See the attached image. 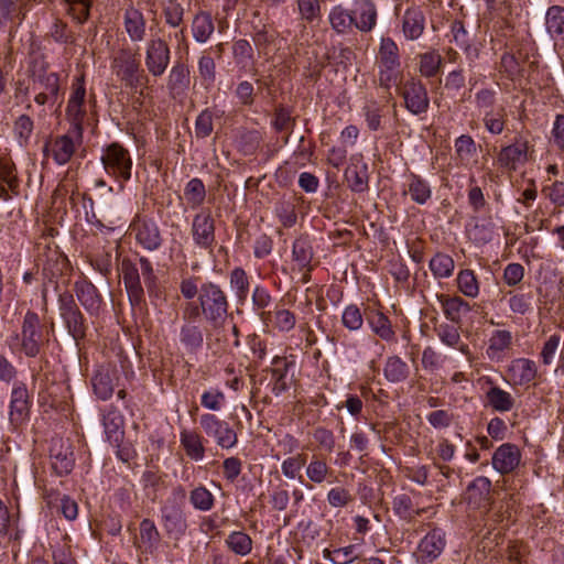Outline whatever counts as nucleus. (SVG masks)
Returning <instances> with one entry per match:
<instances>
[{"mask_svg": "<svg viewBox=\"0 0 564 564\" xmlns=\"http://www.w3.org/2000/svg\"><path fill=\"white\" fill-rule=\"evenodd\" d=\"M356 30L370 33L377 25L378 10L372 0H355L351 10Z\"/></svg>", "mask_w": 564, "mask_h": 564, "instance_id": "17", "label": "nucleus"}, {"mask_svg": "<svg viewBox=\"0 0 564 564\" xmlns=\"http://www.w3.org/2000/svg\"><path fill=\"white\" fill-rule=\"evenodd\" d=\"M178 341L185 354L196 355L204 346V333L200 325L198 323L182 324Z\"/></svg>", "mask_w": 564, "mask_h": 564, "instance_id": "22", "label": "nucleus"}, {"mask_svg": "<svg viewBox=\"0 0 564 564\" xmlns=\"http://www.w3.org/2000/svg\"><path fill=\"white\" fill-rule=\"evenodd\" d=\"M378 83L387 91L401 78V59L397 43L391 37H382L377 55Z\"/></svg>", "mask_w": 564, "mask_h": 564, "instance_id": "2", "label": "nucleus"}, {"mask_svg": "<svg viewBox=\"0 0 564 564\" xmlns=\"http://www.w3.org/2000/svg\"><path fill=\"white\" fill-rule=\"evenodd\" d=\"M160 540L161 535L155 523L150 519H143L140 522L139 547L152 554L158 549Z\"/></svg>", "mask_w": 564, "mask_h": 564, "instance_id": "36", "label": "nucleus"}, {"mask_svg": "<svg viewBox=\"0 0 564 564\" xmlns=\"http://www.w3.org/2000/svg\"><path fill=\"white\" fill-rule=\"evenodd\" d=\"M498 163L501 167L514 171L528 160V141L517 138L514 143L501 148L498 153Z\"/></svg>", "mask_w": 564, "mask_h": 564, "instance_id": "19", "label": "nucleus"}, {"mask_svg": "<svg viewBox=\"0 0 564 564\" xmlns=\"http://www.w3.org/2000/svg\"><path fill=\"white\" fill-rule=\"evenodd\" d=\"M328 22L332 30L338 35H346L354 31L351 10L343 4L334 6L328 13Z\"/></svg>", "mask_w": 564, "mask_h": 564, "instance_id": "30", "label": "nucleus"}, {"mask_svg": "<svg viewBox=\"0 0 564 564\" xmlns=\"http://www.w3.org/2000/svg\"><path fill=\"white\" fill-rule=\"evenodd\" d=\"M74 291L82 306L90 314L97 315L100 311L102 299L97 288L88 280L75 282Z\"/></svg>", "mask_w": 564, "mask_h": 564, "instance_id": "21", "label": "nucleus"}, {"mask_svg": "<svg viewBox=\"0 0 564 564\" xmlns=\"http://www.w3.org/2000/svg\"><path fill=\"white\" fill-rule=\"evenodd\" d=\"M32 399L28 387L22 381L14 382L9 403V422L13 429L25 424L30 419Z\"/></svg>", "mask_w": 564, "mask_h": 564, "instance_id": "8", "label": "nucleus"}, {"mask_svg": "<svg viewBox=\"0 0 564 564\" xmlns=\"http://www.w3.org/2000/svg\"><path fill=\"white\" fill-rule=\"evenodd\" d=\"M294 361L289 360L286 357H274L272 360V392L280 395L285 392L292 384L293 373H290L294 367Z\"/></svg>", "mask_w": 564, "mask_h": 564, "instance_id": "20", "label": "nucleus"}, {"mask_svg": "<svg viewBox=\"0 0 564 564\" xmlns=\"http://www.w3.org/2000/svg\"><path fill=\"white\" fill-rule=\"evenodd\" d=\"M111 69L124 86L131 89L143 86L148 80L137 55L129 50H120L117 53L111 61Z\"/></svg>", "mask_w": 564, "mask_h": 564, "instance_id": "5", "label": "nucleus"}, {"mask_svg": "<svg viewBox=\"0 0 564 564\" xmlns=\"http://www.w3.org/2000/svg\"><path fill=\"white\" fill-rule=\"evenodd\" d=\"M512 344V334L506 329L494 330L489 337L486 355L490 360H500Z\"/></svg>", "mask_w": 564, "mask_h": 564, "instance_id": "33", "label": "nucleus"}, {"mask_svg": "<svg viewBox=\"0 0 564 564\" xmlns=\"http://www.w3.org/2000/svg\"><path fill=\"white\" fill-rule=\"evenodd\" d=\"M446 545L445 532L440 528L431 529L419 542L415 556L421 564H430L437 560Z\"/></svg>", "mask_w": 564, "mask_h": 564, "instance_id": "11", "label": "nucleus"}, {"mask_svg": "<svg viewBox=\"0 0 564 564\" xmlns=\"http://www.w3.org/2000/svg\"><path fill=\"white\" fill-rule=\"evenodd\" d=\"M230 286L236 294L237 301L243 303L249 293V276L242 268H235L230 272Z\"/></svg>", "mask_w": 564, "mask_h": 564, "instance_id": "52", "label": "nucleus"}, {"mask_svg": "<svg viewBox=\"0 0 564 564\" xmlns=\"http://www.w3.org/2000/svg\"><path fill=\"white\" fill-rule=\"evenodd\" d=\"M171 62V50L167 42L161 37H152L145 45V67L153 77H161Z\"/></svg>", "mask_w": 564, "mask_h": 564, "instance_id": "9", "label": "nucleus"}, {"mask_svg": "<svg viewBox=\"0 0 564 564\" xmlns=\"http://www.w3.org/2000/svg\"><path fill=\"white\" fill-rule=\"evenodd\" d=\"M459 292L465 296L475 299L479 294V282L475 272L470 269L460 270L456 276Z\"/></svg>", "mask_w": 564, "mask_h": 564, "instance_id": "50", "label": "nucleus"}, {"mask_svg": "<svg viewBox=\"0 0 564 564\" xmlns=\"http://www.w3.org/2000/svg\"><path fill=\"white\" fill-rule=\"evenodd\" d=\"M62 319L65 323L68 333L75 340H79L85 336V319L79 308L75 312L64 315Z\"/></svg>", "mask_w": 564, "mask_h": 564, "instance_id": "60", "label": "nucleus"}, {"mask_svg": "<svg viewBox=\"0 0 564 564\" xmlns=\"http://www.w3.org/2000/svg\"><path fill=\"white\" fill-rule=\"evenodd\" d=\"M145 19L141 11L129 8L124 12V29L132 42H141L145 37Z\"/></svg>", "mask_w": 564, "mask_h": 564, "instance_id": "34", "label": "nucleus"}, {"mask_svg": "<svg viewBox=\"0 0 564 564\" xmlns=\"http://www.w3.org/2000/svg\"><path fill=\"white\" fill-rule=\"evenodd\" d=\"M521 457V451L516 444L503 443L494 452L491 464L499 474L507 475L518 468Z\"/></svg>", "mask_w": 564, "mask_h": 564, "instance_id": "15", "label": "nucleus"}, {"mask_svg": "<svg viewBox=\"0 0 564 564\" xmlns=\"http://www.w3.org/2000/svg\"><path fill=\"white\" fill-rule=\"evenodd\" d=\"M323 555L324 558L329 560L334 564H349L358 557L355 545L339 547L334 551L325 549Z\"/></svg>", "mask_w": 564, "mask_h": 564, "instance_id": "63", "label": "nucleus"}, {"mask_svg": "<svg viewBox=\"0 0 564 564\" xmlns=\"http://www.w3.org/2000/svg\"><path fill=\"white\" fill-rule=\"evenodd\" d=\"M191 83L189 68L182 62H175L170 69L166 87L173 95L185 93Z\"/></svg>", "mask_w": 564, "mask_h": 564, "instance_id": "31", "label": "nucleus"}, {"mask_svg": "<svg viewBox=\"0 0 564 564\" xmlns=\"http://www.w3.org/2000/svg\"><path fill=\"white\" fill-rule=\"evenodd\" d=\"M341 325L349 332H358L362 328L364 315L357 304H349L344 308Z\"/></svg>", "mask_w": 564, "mask_h": 564, "instance_id": "59", "label": "nucleus"}, {"mask_svg": "<svg viewBox=\"0 0 564 564\" xmlns=\"http://www.w3.org/2000/svg\"><path fill=\"white\" fill-rule=\"evenodd\" d=\"M251 301L253 312L264 324H268L271 312L267 311V308L272 304V296L268 289L260 284L256 285L252 291Z\"/></svg>", "mask_w": 564, "mask_h": 564, "instance_id": "44", "label": "nucleus"}, {"mask_svg": "<svg viewBox=\"0 0 564 564\" xmlns=\"http://www.w3.org/2000/svg\"><path fill=\"white\" fill-rule=\"evenodd\" d=\"M107 175L113 177L123 189L124 184L131 178L132 158L130 152L118 142L107 145L100 158Z\"/></svg>", "mask_w": 564, "mask_h": 564, "instance_id": "4", "label": "nucleus"}, {"mask_svg": "<svg viewBox=\"0 0 564 564\" xmlns=\"http://www.w3.org/2000/svg\"><path fill=\"white\" fill-rule=\"evenodd\" d=\"M330 473V468L326 460L313 455L306 466V477L314 484L324 482Z\"/></svg>", "mask_w": 564, "mask_h": 564, "instance_id": "56", "label": "nucleus"}, {"mask_svg": "<svg viewBox=\"0 0 564 564\" xmlns=\"http://www.w3.org/2000/svg\"><path fill=\"white\" fill-rule=\"evenodd\" d=\"M119 373L115 367L101 366L95 372L91 381L95 394L100 400H108L112 397L118 384Z\"/></svg>", "mask_w": 564, "mask_h": 564, "instance_id": "18", "label": "nucleus"}, {"mask_svg": "<svg viewBox=\"0 0 564 564\" xmlns=\"http://www.w3.org/2000/svg\"><path fill=\"white\" fill-rule=\"evenodd\" d=\"M367 323L373 334L382 340L390 343L395 339V333L392 328L391 322L382 312H372L367 316Z\"/></svg>", "mask_w": 564, "mask_h": 564, "instance_id": "39", "label": "nucleus"}, {"mask_svg": "<svg viewBox=\"0 0 564 564\" xmlns=\"http://www.w3.org/2000/svg\"><path fill=\"white\" fill-rule=\"evenodd\" d=\"M545 28L553 40H564V7L551 6L546 10Z\"/></svg>", "mask_w": 564, "mask_h": 564, "instance_id": "41", "label": "nucleus"}, {"mask_svg": "<svg viewBox=\"0 0 564 564\" xmlns=\"http://www.w3.org/2000/svg\"><path fill=\"white\" fill-rule=\"evenodd\" d=\"M509 372L514 383L524 386L532 382L538 375L536 364L528 358H518L511 362Z\"/></svg>", "mask_w": 564, "mask_h": 564, "instance_id": "32", "label": "nucleus"}, {"mask_svg": "<svg viewBox=\"0 0 564 564\" xmlns=\"http://www.w3.org/2000/svg\"><path fill=\"white\" fill-rule=\"evenodd\" d=\"M429 268L435 279H447L454 272L455 262L449 254L437 252L431 258Z\"/></svg>", "mask_w": 564, "mask_h": 564, "instance_id": "46", "label": "nucleus"}, {"mask_svg": "<svg viewBox=\"0 0 564 564\" xmlns=\"http://www.w3.org/2000/svg\"><path fill=\"white\" fill-rule=\"evenodd\" d=\"M498 91L491 87H482L475 93L474 104L479 113L498 107Z\"/></svg>", "mask_w": 564, "mask_h": 564, "instance_id": "54", "label": "nucleus"}, {"mask_svg": "<svg viewBox=\"0 0 564 564\" xmlns=\"http://www.w3.org/2000/svg\"><path fill=\"white\" fill-rule=\"evenodd\" d=\"M205 438L196 431L182 430L180 433V443L184 448L188 458L195 462H200L205 457Z\"/></svg>", "mask_w": 564, "mask_h": 564, "instance_id": "28", "label": "nucleus"}, {"mask_svg": "<svg viewBox=\"0 0 564 564\" xmlns=\"http://www.w3.org/2000/svg\"><path fill=\"white\" fill-rule=\"evenodd\" d=\"M123 416L113 405L106 408L102 415V425L109 443L118 445L123 437Z\"/></svg>", "mask_w": 564, "mask_h": 564, "instance_id": "24", "label": "nucleus"}, {"mask_svg": "<svg viewBox=\"0 0 564 564\" xmlns=\"http://www.w3.org/2000/svg\"><path fill=\"white\" fill-rule=\"evenodd\" d=\"M123 282L128 293L130 304L139 307L144 303V291L140 282L139 271L133 265H127L123 269Z\"/></svg>", "mask_w": 564, "mask_h": 564, "instance_id": "29", "label": "nucleus"}, {"mask_svg": "<svg viewBox=\"0 0 564 564\" xmlns=\"http://www.w3.org/2000/svg\"><path fill=\"white\" fill-rule=\"evenodd\" d=\"M508 305L512 313L525 315L533 310V297L531 293H510Z\"/></svg>", "mask_w": 564, "mask_h": 564, "instance_id": "61", "label": "nucleus"}, {"mask_svg": "<svg viewBox=\"0 0 564 564\" xmlns=\"http://www.w3.org/2000/svg\"><path fill=\"white\" fill-rule=\"evenodd\" d=\"M226 547L238 556H247L252 552L253 541L243 531H232L225 538Z\"/></svg>", "mask_w": 564, "mask_h": 564, "instance_id": "42", "label": "nucleus"}, {"mask_svg": "<svg viewBox=\"0 0 564 564\" xmlns=\"http://www.w3.org/2000/svg\"><path fill=\"white\" fill-rule=\"evenodd\" d=\"M199 425L206 436L212 437L220 448L230 449L238 443L236 431L215 414H202L199 416Z\"/></svg>", "mask_w": 564, "mask_h": 564, "instance_id": "7", "label": "nucleus"}, {"mask_svg": "<svg viewBox=\"0 0 564 564\" xmlns=\"http://www.w3.org/2000/svg\"><path fill=\"white\" fill-rule=\"evenodd\" d=\"M404 194H409L412 202L425 205L432 197V187L421 175L411 172L406 175Z\"/></svg>", "mask_w": 564, "mask_h": 564, "instance_id": "26", "label": "nucleus"}, {"mask_svg": "<svg viewBox=\"0 0 564 564\" xmlns=\"http://www.w3.org/2000/svg\"><path fill=\"white\" fill-rule=\"evenodd\" d=\"M215 220L210 213H199L194 216L191 232L197 247L212 252L215 245Z\"/></svg>", "mask_w": 564, "mask_h": 564, "instance_id": "13", "label": "nucleus"}, {"mask_svg": "<svg viewBox=\"0 0 564 564\" xmlns=\"http://www.w3.org/2000/svg\"><path fill=\"white\" fill-rule=\"evenodd\" d=\"M51 329L44 325L33 311H28L22 319L20 332L13 333L6 339V345L13 355H23L28 358H36L42 355L50 343Z\"/></svg>", "mask_w": 564, "mask_h": 564, "instance_id": "1", "label": "nucleus"}, {"mask_svg": "<svg viewBox=\"0 0 564 564\" xmlns=\"http://www.w3.org/2000/svg\"><path fill=\"white\" fill-rule=\"evenodd\" d=\"M425 29V15L420 7H410L402 18V32L406 40H417Z\"/></svg>", "mask_w": 564, "mask_h": 564, "instance_id": "23", "label": "nucleus"}, {"mask_svg": "<svg viewBox=\"0 0 564 564\" xmlns=\"http://www.w3.org/2000/svg\"><path fill=\"white\" fill-rule=\"evenodd\" d=\"M52 468L58 476L68 475L74 467L75 458L70 446L61 445V447L51 449Z\"/></svg>", "mask_w": 564, "mask_h": 564, "instance_id": "35", "label": "nucleus"}, {"mask_svg": "<svg viewBox=\"0 0 564 564\" xmlns=\"http://www.w3.org/2000/svg\"><path fill=\"white\" fill-rule=\"evenodd\" d=\"M485 382L489 386L486 391V404L497 412H508L514 406V398L506 390L494 384L490 378Z\"/></svg>", "mask_w": 564, "mask_h": 564, "instance_id": "27", "label": "nucleus"}, {"mask_svg": "<svg viewBox=\"0 0 564 564\" xmlns=\"http://www.w3.org/2000/svg\"><path fill=\"white\" fill-rule=\"evenodd\" d=\"M443 58L437 51H430L420 55V73L424 77H434L442 67Z\"/></svg>", "mask_w": 564, "mask_h": 564, "instance_id": "57", "label": "nucleus"}, {"mask_svg": "<svg viewBox=\"0 0 564 564\" xmlns=\"http://www.w3.org/2000/svg\"><path fill=\"white\" fill-rule=\"evenodd\" d=\"M198 302L205 318L217 326L221 324L229 308L225 291L214 282H204L199 286Z\"/></svg>", "mask_w": 564, "mask_h": 564, "instance_id": "3", "label": "nucleus"}, {"mask_svg": "<svg viewBox=\"0 0 564 564\" xmlns=\"http://www.w3.org/2000/svg\"><path fill=\"white\" fill-rule=\"evenodd\" d=\"M435 332L444 345L456 348L466 356L469 355V347L468 345L462 343L460 334L455 325L440 324L435 328Z\"/></svg>", "mask_w": 564, "mask_h": 564, "instance_id": "43", "label": "nucleus"}, {"mask_svg": "<svg viewBox=\"0 0 564 564\" xmlns=\"http://www.w3.org/2000/svg\"><path fill=\"white\" fill-rule=\"evenodd\" d=\"M189 502L194 509L206 512L214 508L215 498L205 486L199 485L191 491Z\"/></svg>", "mask_w": 564, "mask_h": 564, "instance_id": "55", "label": "nucleus"}, {"mask_svg": "<svg viewBox=\"0 0 564 564\" xmlns=\"http://www.w3.org/2000/svg\"><path fill=\"white\" fill-rule=\"evenodd\" d=\"M33 120L28 115H21L17 118L13 126V132L21 147L26 145L33 132Z\"/></svg>", "mask_w": 564, "mask_h": 564, "instance_id": "64", "label": "nucleus"}, {"mask_svg": "<svg viewBox=\"0 0 564 564\" xmlns=\"http://www.w3.org/2000/svg\"><path fill=\"white\" fill-rule=\"evenodd\" d=\"M445 316L452 322H459L462 312L469 311V304L459 296H438Z\"/></svg>", "mask_w": 564, "mask_h": 564, "instance_id": "47", "label": "nucleus"}, {"mask_svg": "<svg viewBox=\"0 0 564 564\" xmlns=\"http://www.w3.org/2000/svg\"><path fill=\"white\" fill-rule=\"evenodd\" d=\"M392 508L394 513L404 520H412L420 516L423 510H414L412 499L406 494H400L393 498Z\"/></svg>", "mask_w": 564, "mask_h": 564, "instance_id": "58", "label": "nucleus"}, {"mask_svg": "<svg viewBox=\"0 0 564 564\" xmlns=\"http://www.w3.org/2000/svg\"><path fill=\"white\" fill-rule=\"evenodd\" d=\"M82 142L83 138L77 139L73 134V131L68 130L67 133L57 135L47 143L45 149L48 151L56 164L65 165L70 161L76 148L79 147Z\"/></svg>", "mask_w": 564, "mask_h": 564, "instance_id": "14", "label": "nucleus"}, {"mask_svg": "<svg viewBox=\"0 0 564 564\" xmlns=\"http://www.w3.org/2000/svg\"><path fill=\"white\" fill-rule=\"evenodd\" d=\"M226 403L225 393L218 388H209L200 395V404L203 408L218 412Z\"/></svg>", "mask_w": 564, "mask_h": 564, "instance_id": "62", "label": "nucleus"}, {"mask_svg": "<svg viewBox=\"0 0 564 564\" xmlns=\"http://www.w3.org/2000/svg\"><path fill=\"white\" fill-rule=\"evenodd\" d=\"M215 30L214 21L210 13L200 11L192 22V34L196 42L206 43L213 35Z\"/></svg>", "mask_w": 564, "mask_h": 564, "instance_id": "40", "label": "nucleus"}, {"mask_svg": "<svg viewBox=\"0 0 564 564\" xmlns=\"http://www.w3.org/2000/svg\"><path fill=\"white\" fill-rule=\"evenodd\" d=\"M162 525L167 534L181 535L186 529V520L180 506L164 505L161 508Z\"/></svg>", "mask_w": 564, "mask_h": 564, "instance_id": "25", "label": "nucleus"}, {"mask_svg": "<svg viewBox=\"0 0 564 564\" xmlns=\"http://www.w3.org/2000/svg\"><path fill=\"white\" fill-rule=\"evenodd\" d=\"M272 323L273 327L281 333H290L296 325V317L293 312L283 307H275L271 312L268 323Z\"/></svg>", "mask_w": 564, "mask_h": 564, "instance_id": "51", "label": "nucleus"}, {"mask_svg": "<svg viewBox=\"0 0 564 564\" xmlns=\"http://www.w3.org/2000/svg\"><path fill=\"white\" fill-rule=\"evenodd\" d=\"M410 375L409 365L399 356L387 358L383 367V376L391 383H400L408 379Z\"/></svg>", "mask_w": 564, "mask_h": 564, "instance_id": "37", "label": "nucleus"}, {"mask_svg": "<svg viewBox=\"0 0 564 564\" xmlns=\"http://www.w3.org/2000/svg\"><path fill=\"white\" fill-rule=\"evenodd\" d=\"M399 93L404 100V107L412 115L425 113L430 107L427 90L421 80L411 78L406 80Z\"/></svg>", "mask_w": 564, "mask_h": 564, "instance_id": "10", "label": "nucleus"}, {"mask_svg": "<svg viewBox=\"0 0 564 564\" xmlns=\"http://www.w3.org/2000/svg\"><path fill=\"white\" fill-rule=\"evenodd\" d=\"M137 242L148 251L158 250L163 242L160 228L153 219L138 217L131 224Z\"/></svg>", "mask_w": 564, "mask_h": 564, "instance_id": "12", "label": "nucleus"}, {"mask_svg": "<svg viewBox=\"0 0 564 564\" xmlns=\"http://www.w3.org/2000/svg\"><path fill=\"white\" fill-rule=\"evenodd\" d=\"M455 153L462 166H468L477 153L474 139L469 134H462L455 140Z\"/></svg>", "mask_w": 564, "mask_h": 564, "instance_id": "48", "label": "nucleus"}, {"mask_svg": "<svg viewBox=\"0 0 564 564\" xmlns=\"http://www.w3.org/2000/svg\"><path fill=\"white\" fill-rule=\"evenodd\" d=\"M66 119L73 134L83 138L84 123L87 120L86 88L84 77H76L72 84V94L66 106Z\"/></svg>", "mask_w": 564, "mask_h": 564, "instance_id": "6", "label": "nucleus"}, {"mask_svg": "<svg viewBox=\"0 0 564 564\" xmlns=\"http://www.w3.org/2000/svg\"><path fill=\"white\" fill-rule=\"evenodd\" d=\"M507 120V109L502 105H499L497 108L481 113V121L485 129L494 135H499L503 132Z\"/></svg>", "mask_w": 564, "mask_h": 564, "instance_id": "38", "label": "nucleus"}, {"mask_svg": "<svg viewBox=\"0 0 564 564\" xmlns=\"http://www.w3.org/2000/svg\"><path fill=\"white\" fill-rule=\"evenodd\" d=\"M292 257L297 267L302 271H311V262L313 259V248L311 242L305 237H300L294 240L292 247Z\"/></svg>", "mask_w": 564, "mask_h": 564, "instance_id": "45", "label": "nucleus"}, {"mask_svg": "<svg viewBox=\"0 0 564 564\" xmlns=\"http://www.w3.org/2000/svg\"><path fill=\"white\" fill-rule=\"evenodd\" d=\"M491 481L485 476L476 477L465 492V500L473 509L488 510L491 505Z\"/></svg>", "mask_w": 564, "mask_h": 564, "instance_id": "16", "label": "nucleus"}, {"mask_svg": "<svg viewBox=\"0 0 564 564\" xmlns=\"http://www.w3.org/2000/svg\"><path fill=\"white\" fill-rule=\"evenodd\" d=\"M348 187L355 193H364L368 189L367 165L349 166L345 171Z\"/></svg>", "mask_w": 564, "mask_h": 564, "instance_id": "49", "label": "nucleus"}, {"mask_svg": "<svg viewBox=\"0 0 564 564\" xmlns=\"http://www.w3.org/2000/svg\"><path fill=\"white\" fill-rule=\"evenodd\" d=\"M184 197L192 208L199 207L206 198V188L198 177L189 180L184 188Z\"/></svg>", "mask_w": 564, "mask_h": 564, "instance_id": "53", "label": "nucleus"}]
</instances>
